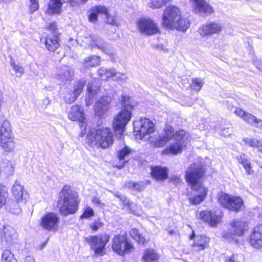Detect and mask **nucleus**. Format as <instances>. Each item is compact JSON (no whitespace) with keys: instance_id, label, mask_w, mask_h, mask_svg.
I'll return each mask as SVG.
<instances>
[{"instance_id":"473e14b6","label":"nucleus","mask_w":262,"mask_h":262,"mask_svg":"<svg viewBox=\"0 0 262 262\" xmlns=\"http://www.w3.org/2000/svg\"><path fill=\"white\" fill-rule=\"evenodd\" d=\"M100 61L101 58L99 56L93 55L85 58L82 61V64L84 68H90L99 65Z\"/></svg>"},{"instance_id":"338daca9","label":"nucleus","mask_w":262,"mask_h":262,"mask_svg":"<svg viewBox=\"0 0 262 262\" xmlns=\"http://www.w3.org/2000/svg\"><path fill=\"white\" fill-rule=\"evenodd\" d=\"M255 126L256 127H259L261 129H262V120L258 119V121L257 122Z\"/></svg>"},{"instance_id":"f3484780","label":"nucleus","mask_w":262,"mask_h":262,"mask_svg":"<svg viewBox=\"0 0 262 262\" xmlns=\"http://www.w3.org/2000/svg\"><path fill=\"white\" fill-rule=\"evenodd\" d=\"M112 98L110 96H102L94 105L95 114L100 118L104 117L110 108Z\"/></svg>"},{"instance_id":"ea45409f","label":"nucleus","mask_w":262,"mask_h":262,"mask_svg":"<svg viewBox=\"0 0 262 262\" xmlns=\"http://www.w3.org/2000/svg\"><path fill=\"white\" fill-rule=\"evenodd\" d=\"M86 83L85 79H80L75 82L74 88L73 90V95L76 96H78L82 91L84 86Z\"/></svg>"},{"instance_id":"1a4fd4ad","label":"nucleus","mask_w":262,"mask_h":262,"mask_svg":"<svg viewBox=\"0 0 262 262\" xmlns=\"http://www.w3.org/2000/svg\"><path fill=\"white\" fill-rule=\"evenodd\" d=\"M112 247L115 253L121 256L129 254L134 249L133 244L125 234L114 236L112 239Z\"/></svg>"},{"instance_id":"cd10ccee","label":"nucleus","mask_w":262,"mask_h":262,"mask_svg":"<svg viewBox=\"0 0 262 262\" xmlns=\"http://www.w3.org/2000/svg\"><path fill=\"white\" fill-rule=\"evenodd\" d=\"M15 144L14 137L0 139V146L6 152H13L15 148Z\"/></svg>"},{"instance_id":"393cba45","label":"nucleus","mask_w":262,"mask_h":262,"mask_svg":"<svg viewBox=\"0 0 262 262\" xmlns=\"http://www.w3.org/2000/svg\"><path fill=\"white\" fill-rule=\"evenodd\" d=\"M45 42L48 50L55 51L59 46L58 34L47 35Z\"/></svg>"},{"instance_id":"864d4df0","label":"nucleus","mask_w":262,"mask_h":262,"mask_svg":"<svg viewBox=\"0 0 262 262\" xmlns=\"http://www.w3.org/2000/svg\"><path fill=\"white\" fill-rule=\"evenodd\" d=\"M29 5L31 13H33L38 9L39 5L37 0H29Z\"/></svg>"},{"instance_id":"f257e3e1","label":"nucleus","mask_w":262,"mask_h":262,"mask_svg":"<svg viewBox=\"0 0 262 262\" xmlns=\"http://www.w3.org/2000/svg\"><path fill=\"white\" fill-rule=\"evenodd\" d=\"M205 170L202 163L195 162L191 164L185 172L186 181L190 185L192 190L198 192L188 197L189 203L194 205L200 204L206 197L208 190L202 184V179Z\"/></svg>"},{"instance_id":"0eeeda50","label":"nucleus","mask_w":262,"mask_h":262,"mask_svg":"<svg viewBox=\"0 0 262 262\" xmlns=\"http://www.w3.org/2000/svg\"><path fill=\"white\" fill-rule=\"evenodd\" d=\"M189 138V133L183 129L178 130L173 140L174 142L171 143L168 147L165 148L162 153L173 155L181 153L182 149L186 146Z\"/></svg>"},{"instance_id":"58836bf2","label":"nucleus","mask_w":262,"mask_h":262,"mask_svg":"<svg viewBox=\"0 0 262 262\" xmlns=\"http://www.w3.org/2000/svg\"><path fill=\"white\" fill-rule=\"evenodd\" d=\"M243 141L249 146L260 148V150L262 152V140H258L256 139L246 138L243 139Z\"/></svg>"},{"instance_id":"bf43d9fd","label":"nucleus","mask_w":262,"mask_h":262,"mask_svg":"<svg viewBox=\"0 0 262 262\" xmlns=\"http://www.w3.org/2000/svg\"><path fill=\"white\" fill-rule=\"evenodd\" d=\"M66 2L69 3L72 6H77L83 2L82 0H67Z\"/></svg>"},{"instance_id":"4c0bfd02","label":"nucleus","mask_w":262,"mask_h":262,"mask_svg":"<svg viewBox=\"0 0 262 262\" xmlns=\"http://www.w3.org/2000/svg\"><path fill=\"white\" fill-rule=\"evenodd\" d=\"M8 196L9 194L7 187L4 185H0V209L4 205H6L7 203V200Z\"/></svg>"},{"instance_id":"8fccbe9b","label":"nucleus","mask_w":262,"mask_h":262,"mask_svg":"<svg viewBox=\"0 0 262 262\" xmlns=\"http://www.w3.org/2000/svg\"><path fill=\"white\" fill-rule=\"evenodd\" d=\"M114 77H115L114 80L122 83L126 82L128 80V77L125 74L119 73L117 71L116 74L114 75Z\"/></svg>"},{"instance_id":"09e8293b","label":"nucleus","mask_w":262,"mask_h":262,"mask_svg":"<svg viewBox=\"0 0 262 262\" xmlns=\"http://www.w3.org/2000/svg\"><path fill=\"white\" fill-rule=\"evenodd\" d=\"M105 16L106 19V22L109 24L117 26L118 23L116 19L113 16L110 15L108 11V9L106 8V13H102Z\"/></svg>"},{"instance_id":"39448f33","label":"nucleus","mask_w":262,"mask_h":262,"mask_svg":"<svg viewBox=\"0 0 262 262\" xmlns=\"http://www.w3.org/2000/svg\"><path fill=\"white\" fill-rule=\"evenodd\" d=\"M129 98L127 96L122 95L121 101L124 105L122 109L114 118L113 126L116 132L122 135L124 132L126 124L129 121L132 116V106L127 104Z\"/></svg>"},{"instance_id":"c756f323","label":"nucleus","mask_w":262,"mask_h":262,"mask_svg":"<svg viewBox=\"0 0 262 262\" xmlns=\"http://www.w3.org/2000/svg\"><path fill=\"white\" fill-rule=\"evenodd\" d=\"M14 137L12 126L7 120L3 121L0 126V139Z\"/></svg>"},{"instance_id":"6e6552de","label":"nucleus","mask_w":262,"mask_h":262,"mask_svg":"<svg viewBox=\"0 0 262 262\" xmlns=\"http://www.w3.org/2000/svg\"><path fill=\"white\" fill-rule=\"evenodd\" d=\"M82 41L91 47L92 50L98 49L110 57L114 56L112 47L99 36L86 34L82 37Z\"/></svg>"},{"instance_id":"052dcab7","label":"nucleus","mask_w":262,"mask_h":262,"mask_svg":"<svg viewBox=\"0 0 262 262\" xmlns=\"http://www.w3.org/2000/svg\"><path fill=\"white\" fill-rule=\"evenodd\" d=\"M48 29L52 31V34H58L56 32L57 25L55 23H52L49 24L48 26Z\"/></svg>"},{"instance_id":"5701e85b","label":"nucleus","mask_w":262,"mask_h":262,"mask_svg":"<svg viewBox=\"0 0 262 262\" xmlns=\"http://www.w3.org/2000/svg\"><path fill=\"white\" fill-rule=\"evenodd\" d=\"M230 226L232 231L236 236H242L248 230V223L240 220H234L230 223Z\"/></svg>"},{"instance_id":"72a5a7b5","label":"nucleus","mask_w":262,"mask_h":262,"mask_svg":"<svg viewBox=\"0 0 262 262\" xmlns=\"http://www.w3.org/2000/svg\"><path fill=\"white\" fill-rule=\"evenodd\" d=\"M222 216V213L219 210L210 211L208 224L212 227L216 226L221 222Z\"/></svg>"},{"instance_id":"7ed1b4c3","label":"nucleus","mask_w":262,"mask_h":262,"mask_svg":"<svg viewBox=\"0 0 262 262\" xmlns=\"http://www.w3.org/2000/svg\"><path fill=\"white\" fill-rule=\"evenodd\" d=\"M87 142L91 146L106 148L113 143V134L108 127L93 129L86 136Z\"/></svg>"},{"instance_id":"bb28decb","label":"nucleus","mask_w":262,"mask_h":262,"mask_svg":"<svg viewBox=\"0 0 262 262\" xmlns=\"http://www.w3.org/2000/svg\"><path fill=\"white\" fill-rule=\"evenodd\" d=\"M89 21L96 23L98 20V14L106 13V7L102 5H98L92 8L89 11Z\"/></svg>"},{"instance_id":"e2e57ef3","label":"nucleus","mask_w":262,"mask_h":262,"mask_svg":"<svg viewBox=\"0 0 262 262\" xmlns=\"http://www.w3.org/2000/svg\"><path fill=\"white\" fill-rule=\"evenodd\" d=\"M221 135L225 137H228L230 133H229V128H224L221 131Z\"/></svg>"},{"instance_id":"f704fd0d","label":"nucleus","mask_w":262,"mask_h":262,"mask_svg":"<svg viewBox=\"0 0 262 262\" xmlns=\"http://www.w3.org/2000/svg\"><path fill=\"white\" fill-rule=\"evenodd\" d=\"M236 159L238 162L243 165L248 174H251V172H253L251 170V163L246 155L242 153L237 157Z\"/></svg>"},{"instance_id":"c03bdc74","label":"nucleus","mask_w":262,"mask_h":262,"mask_svg":"<svg viewBox=\"0 0 262 262\" xmlns=\"http://www.w3.org/2000/svg\"><path fill=\"white\" fill-rule=\"evenodd\" d=\"M203 84L204 81L202 78H194L192 79L191 87L193 90L199 92L201 89Z\"/></svg>"},{"instance_id":"37998d69","label":"nucleus","mask_w":262,"mask_h":262,"mask_svg":"<svg viewBox=\"0 0 262 262\" xmlns=\"http://www.w3.org/2000/svg\"><path fill=\"white\" fill-rule=\"evenodd\" d=\"M132 152V150L127 146L125 145L124 147L122 148L118 151V157L120 160H124L128 155Z\"/></svg>"},{"instance_id":"e433bc0d","label":"nucleus","mask_w":262,"mask_h":262,"mask_svg":"<svg viewBox=\"0 0 262 262\" xmlns=\"http://www.w3.org/2000/svg\"><path fill=\"white\" fill-rule=\"evenodd\" d=\"M130 236L139 244L145 245L147 244V241L144 237L139 233V231L136 229H132L130 231Z\"/></svg>"},{"instance_id":"2f4dec72","label":"nucleus","mask_w":262,"mask_h":262,"mask_svg":"<svg viewBox=\"0 0 262 262\" xmlns=\"http://www.w3.org/2000/svg\"><path fill=\"white\" fill-rule=\"evenodd\" d=\"M97 73L101 80H107L114 77V75L116 74V70L114 68L107 69L101 67L98 70Z\"/></svg>"},{"instance_id":"a19ab883","label":"nucleus","mask_w":262,"mask_h":262,"mask_svg":"<svg viewBox=\"0 0 262 262\" xmlns=\"http://www.w3.org/2000/svg\"><path fill=\"white\" fill-rule=\"evenodd\" d=\"M222 236L225 240L228 242H236L237 239H236V235L234 234V232L232 231V229L228 230L227 231H225L222 233Z\"/></svg>"},{"instance_id":"9b49d317","label":"nucleus","mask_w":262,"mask_h":262,"mask_svg":"<svg viewBox=\"0 0 262 262\" xmlns=\"http://www.w3.org/2000/svg\"><path fill=\"white\" fill-rule=\"evenodd\" d=\"M59 216L56 213L46 212L40 217L39 224L44 230L56 232L59 228Z\"/></svg>"},{"instance_id":"79ce46f5","label":"nucleus","mask_w":262,"mask_h":262,"mask_svg":"<svg viewBox=\"0 0 262 262\" xmlns=\"http://www.w3.org/2000/svg\"><path fill=\"white\" fill-rule=\"evenodd\" d=\"M169 1L170 0H152L148 3V7L151 9L160 8Z\"/></svg>"},{"instance_id":"603ef678","label":"nucleus","mask_w":262,"mask_h":262,"mask_svg":"<svg viewBox=\"0 0 262 262\" xmlns=\"http://www.w3.org/2000/svg\"><path fill=\"white\" fill-rule=\"evenodd\" d=\"M103 226V223L100 221L99 219L95 220L90 225L91 229L94 231H96L99 228H101Z\"/></svg>"},{"instance_id":"0e129e2a","label":"nucleus","mask_w":262,"mask_h":262,"mask_svg":"<svg viewBox=\"0 0 262 262\" xmlns=\"http://www.w3.org/2000/svg\"><path fill=\"white\" fill-rule=\"evenodd\" d=\"M171 181L174 183L178 184L180 183L182 181V180L178 177H173L171 178Z\"/></svg>"},{"instance_id":"49530a36","label":"nucleus","mask_w":262,"mask_h":262,"mask_svg":"<svg viewBox=\"0 0 262 262\" xmlns=\"http://www.w3.org/2000/svg\"><path fill=\"white\" fill-rule=\"evenodd\" d=\"M10 65L12 67V70L15 72V74L17 76L20 77L23 74L24 72V69L23 67L18 64H15L13 59H11Z\"/></svg>"},{"instance_id":"69168bd1","label":"nucleus","mask_w":262,"mask_h":262,"mask_svg":"<svg viewBox=\"0 0 262 262\" xmlns=\"http://www.w3.org/2000/svg\"><path fill=\"white\" fill-rule=\"evenodd\" d=\"M24 262H35L34 259L31 256H27L26 257Z\"/></svg>"},{"instance_id":"3c124183","label":"nucleus","mask_w":262,"mask_h":262,"mask_svg":"<svg viewBox=\"0 0 262 262\" xmlns=\"http://www.w3.org/2000/svg\"><path fill=\"white\" fill-rule=\"evenodd\" d=\"M210 216V211L203 210L200 212L198 215V217L203 221L208 223L209 217Z\"/></svg>"},{"instance_id":"dca6fc26","label":"nucleus","mask_w":262,"mask_h":262,"mask_svg":"<svg viewBox=\"0 0 262 262\" xmlns=\"http://www.w3.org/2000/svg\"><path fill=\"white\" fill-rule=\"evenodd\" d=\"M177 132H174L173 127L171 125H167L159 137L154 142L156 147H162L171 139L174 140Z\"/></svg>"},{"instance_id":"7c9ffc66","label":"nucleus","mask_w":262,"mask_h":262,"mask_svg":"<svg viewBox=\"0 0 262 262\" xmlns=\"http://www.w3.org/2000/svg\"><path fill=\"white\" fill-rule=\"evenodd\" d=\"M159 255L152 248L146 249L143 254L142 259L144 262H158Z\"/></svg>"},{"instance_id":"5fc2aeb1","label":"nucleus","mask_w":262,"mask_h":262,"mask_svg":"<svg viewBox=\"0 0 262 262\" xmlns=\"http://www.w3.org/2000/svg\"><path fill=\"white\" fill-rule=\"evenodd\" d=\"M127 186L137 191H141L143 189V186L139 183L130 182L128 183Z\"/></svg>"},{"instance_id":"412c9836","label":"nucleus","mask_w":262,"mask_h":262,"mask_svg":"<svg viewBox=\"0 0 262 262\" xmlns=\"http://www.w3.org/2000/svg\"><path fill=\"white\" fill-rule=\"evenodd\" d=\"M68 118L73 121H79L80 127L85 129L86 125L83 117V111L80 106L78 105L72 106L69 112Z\"/></svg>"},{"instance_id":"c9c22d12","label":"nucleus","mask_w":262,"mask_h":262,"mask_svg":"<svg viewBox=\"0 0 262 262\" xmlns=\"http://www.w3.org/2000/svg\"><path fill=\"white\" fill-rule=\"evenodd\" d=\"M18 202L16 200H8L5 206V208L8 212L13 214H18L21 211Z\"/></svg>"},{"instance_id":"423d86ee","label":"nucleus","mask_w":262,"mask_h":262,"mask_svg":"<svg viewBox=\"0 0 262 262\" xmlns=\"http://www.w3.org/2000/svg\"><path fill=\"white\" fill-rule=\"evenodd\" d=\"M86 242L94 251V256H103L105 254V247L110 241V236L106 233L89 236L85 238Z\"/></svg>"},{"instance_id":"20e7f679","label":"nucleus","mask_w":262,"mask_h":262,"mask_svg":"<svg viewBox=\"0 0 262 262\" xmlns=\"http://www.w3.org/2000/svg\"><path fill=\"white\" fill-rule=\"evenodd\" d=\"M61 194L63 196L61 213L64 215L75 213L78 209L79 203L77 192L72 190L69 186H65L62 189Z\"/></svg>"},{"instance_id":"9d476101","label":"nucleus","mask_w":262,"mask_h":262,"mask_svg":"<svg viewBox=\"0 0 262 262\" xmlns=\"http://www.w3.org/2000/svg\"><path fill=\"white\" fill-rule=\"evenodd\" d=\"M219 202L230 211L239 212L244 207V201L241 198L225 193L222 192L219 194Z\"/></svg>"},{"instance_id":"f8f14e48","label":"nucleus","mask_w":262,"mask_h":262,"mask_svg":"<svg viewBox=\"0 0 262 262\" xmlns=\"http://www.w3.org/2000/svg\"><path fill=\"white\" fill-rule=\"evenodd\" d=\"M137 25L140 32L146 35H153L160 32L158 24L149 17H144L139 19Z\"/></svg>"},{"instance_id":"680f3d73","label":"nucleus","mask_w":262,"mask_h":262,"mask_svg":"<svg viewBox=\"0 0 262 262\" xmlns=\"http://www.w3.org/2000/svg\"><path fill=\"white\" fill-rule=\"evenodd\" d=\"M92 202L93 204L100 207H102L104 205L103 203H101L99 199L97 197H94L92 200Z\"/></svg>"},{"instance_id":"b1692460","label":"nucleus","mask_w":262,"mask_h":262,"mask_svg":"<svg viewBox=\"0 0 262 262\" xmlns=\"http://www.w3.org/2000/svg\"><path fill=\"white\" fill-rule=\"evenodd\" d=\"M151 176L158 181H163L168 177V169L160 166H156L151 168Z\"/></svg>"},{"instance_id":"c85d7f7f","label":"nucleus","mask_w":262,"mask_h":262,"mask_svg":"<svg viewBox=\"0 0 262 262\" xmlns=\"http://www.w3.org/2000/svg\"><path fill=\"white\" fill-rule=\"evenodd\" d=\"M63 0H50L46 13L49 15L60 14L62 12L61 7Z\"/></svg>"},{"instance_id":"2eb2a0df","label":"nucleus","mask_w":262,"mask_h":262,"mask_svg":"<svg viewBox=\"0 0 262 262\" xmlns=\"http://www.w3.org/2000/svg\"><path fill=\"white\" fill-rule=\"evenodd\" d=\"M189 239L192 241L191 246L193 251L199 252L209 247L210 238L205 235H196L193 231L189 236Z\"/></svg>"},{"instance_id":"6ab92c4d","label":"nucleus","mask_w":262,"mask_h":262,"mask_svg":"<svg viewBox=\"0 0 262 262\" xmlns=\"http://www.w3.org/2000/svg\"><path fill=\"white\" fill-rule=\"evenodd\" d=\"M249 243L253 248L259 249L262 248V224L257 225L253 229Z\"/></svg>"},{"instance_id":"774afa93","label":"nucleus","mask_w":262,"mask_h":262,"mask_svg":"<svg viewBox=\"0 0 262 262\" xmlns=\"http://www.w3.org/2000/svg\"><path fill=\"white\" fill-rule=\"evenodd\" d=\"M126 162V161H123V162H122V164L121 165H116V167H117V168H118L119 169H121V168H122L124 166V164H125V163Z\"/></svg>"},{"instance_id":"a18cd8bd","label":"nucleus","mask_w":262,"mask_h":262,"mask_svg":"<svg viewBox=\"0 0 262 262\" xmlns=\"http://www.w3.org/2000/svg\"><path fill=\"white\" fill-rule=\"evenodd\" d=\"M2 262H17L10 250H4L2 257Z\"/></svg>"},{"instance_id":"a211bd4d","label":"nucleus","mask_w":262,"mask_h":262,"mask_svg":"<svg viewBox=\"0 0 262 262\" xmlns=\"http://www.w3.org/2000/svg\"><path fill=\"white\" fill-rule=\"evenodd\" d=\"M190 2L195 13L209 15L213 12V8L206 0H190Z\"/></svg>"},{"instance_id":"de8ad7c7","label":"nucleus","mask_w":262,"mask_h":262,"mask_svg":"<svg viewBox=\"0 0 262 262\" xmlns=\"http://www.w3.org/2000/svg\"><path fill=\"white\" fill-rule=\"evenodd\" d=\"M95 215L93 209L89 206H86L83 209V213L80 216L81 219H89Z\"/></svg>"},{"instance_id":"4be33fe9","label":"nucleus","mask_w":262,"mask_h":262,"mask_svg":"<svg viewBox=\"0 0 262 262\" xmlns=\"http://www.w3.org/2000/svg\"><path fill=\"white\" fill-rule=\"evenodd\" d=\"M13 197L17 202L26 201L29 195L24 187L18 181H15L12 188Z\"/></svg>"},{"instance_id":"aec40b11","label":"nucleus","mask_w":262,"mask_h":262,"mask_svg":"<svg viewBox=\"0 0 262 262\" xmlns=\"http://www.w3.org/2000/svg\"><path fill=\"white\" fill-rule=\"evenodd\" d=\"M73 69L67 66H63L56 69L54 77L59 80L64 82L73 79Z\"/></svg>"},{"instance_id":"f03ea898","label":"nucleus","mask_w":262,"mask_h":262,"mask_svg":"<svg viewBox=\"0 0 262 262\" xmlns=\"http://www.w3.org/2000/svg\"><path fill=\"white\" fill-rule=\"evenodd\" d=\"M162 24L165 28L183 32L190 26L188 19L182 17L180 9L173 6L167 7L164 11Z\"/></svg>"},{"instance_id":"13d9d810","label":"nucleus","mask_w":262,"mask_h":262,"mask_svg":"<svg viewBox=\"0 0 262 262\" xmlns=\"http://www.w3.org/2000/svg\"><path fill=\"white\" fill-rule=\"evenodd\" d=\"M115 195L117 198H119L125 205L128 206V207L130 206L131 203L130 202L129 200L125 196H122L120 194H118L117 193H116Z\"/></svg>"},{"instance_id":"4d7b16f0","label":"nucleus","mask_w":262,"mask_h":262,"mask_svg":"<svg viewBox=\"0 0 262 262\" xmlns=\"http://www.w3.org/2000/svg\"><path fill=\"white\" fill-rule=\"evenodd\" d=\"M78 97V96H76L75 95H73V94H69L66 96L65 100L68 103L70 104L75 101Z\"/></svg>"},{"instance_id":"ddd939ff","label":"nucleus","mask_w":262,"mask_h":262,"mask_svg":"<svg viewBox=\"0 0 262 262\" xmlns=\"http://www.w3.org/2000/svg\"><path fill=\"white\" fill-rule=\"evenodd\" d=\"M222 29L223 27L221 24L210 21L200 26L198 30V32L201 37L208 38L213 34H219Z\"/></svg>"},{"instance_id":"4468645a","label":"nucleus","mask_w":262,"mask_h":262,"mask_svg":"<svg viewBox=\"0 0 262 262\" xmlns=\"http://www.w3.org/2000/svg\"><path fill=\"white\" fill-rule=\"evenodd\" d=\"M134 132L139 134L141 138L154 131V123L147 118L141 119L139 121L134 122Z\"/></svg>"},{"instance_id":"a878e982","label":"nucleus","mask_w":262,"mask_h":262,"mask_svg":"<svg viewBox=\"0 0 262 262\" xmlns=\"http://www.w3.org/2000/svg\"><path fill=\"white\" fill-rule=\"evenodd\" d=\"M235 114L243 119L248 123L255 126L258 119L252 114L247 113L241 108H236L234 111Z\"/></svg>"},{"instance_id":"6e6d98bb","label":"nucleus","mask_w":262,"mask_h":262,"mask_svg":"<svg viewBox=\"0 0 262 262\" xmlns=\"http://www.w3.org/2000/svg\"><path fill=\"white\" fill-rule=\"evenodd\" d=\"M87 89L88 92L90 94L89 95V97H90V96L92 97L93 95L96 93L97 90V88L96 87L93 88V84L90 83H88ZM90 99H91V98H90Z\"/></svg>"}]
</instances>
